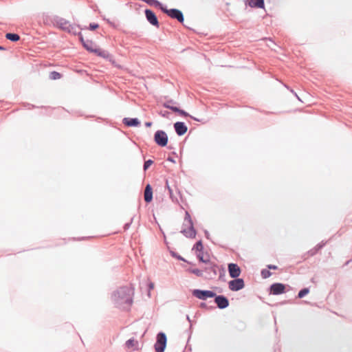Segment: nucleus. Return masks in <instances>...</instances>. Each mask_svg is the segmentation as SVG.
Masks as SVG:
<instances>
[{"instance_id": "f257e3e1", "label": "nucleus", "mask_w": 352, "mask_h": 352, "mask_svg": "<svg viewBox=\"0 0 352 352\" xmlns=\"http://www.w3.org/2000/svg\"><path fill=\"white\" fill-rule=\"evenodd\" d=\"M133 289L131 287H121L118 289L113 294V299L116 303L120 305L132 304V296Z\"/></svg>"}, {"instance_id": "f03ea898", "label": "nucleus", "mask_w": 352, "mask_h": 352, "mask_svg": "<svg viewBox=\"0 0 352 352\" xmlns=\"http://www.w3.org/2000/svg\"><path fill=\"white\" fill-rule=\"evenodd\" d=\"M79 36H80V40L83 45V47L87 51H89L91 53H94L95 54H96L98 56H100V57H102L104 58H108V56H109L108 54L105 51H103L100 48H99L96 45V43L94 42H93L92 41H89V40L85 41V39L83 38L82 36L80 34Z\"/></svg>"}, {"instance_id": "7ed1b4c3", "label": "nucleus", "mask_w": 352, "mask_h": 352, "mask_svg": "<svg viewBox=\"0 0 352 352\" xmlns=\"http://www.w3.org/2000/svg\"><path fill=\"white\" fill-rule=\"evenodd\" d=\"M185 221H186L188 228L187 229H184L182 231V233L187 237L195 238L196 236V232L193 228L190 214L188 212L186 213Z\"/></svg>"}, {"instance_id": "20e7f679", "label": "nucleus", "mask_w": 352, "mask_h": 352, "mask_svg": "<svg viewBox=\"0 0 352 352\" xmlns=\"http://www.w3.org/2000/svg\"><path fill=\"white\" fill-rule=\"evenodd\" d=\"M166 345V336L164 333H160L157 336V342L155 344L156 352H164Z\"/></svg>"}, {"instance_id": "39448f33", "label": "nucleus", "mask_w": 352, "mask_h": 352, "mask_svg": "<svg viewBox=\"0 0 352 352\" xmlns=\"http://www.w3.org/2000/svg\"><path fill=\"white\" fill-rule=\"evenodd\" d=\"M155 143L160 146H166L168 143V136L163 131H157L154 135Z\"/></svg>"}, {"instance_id": "423d86ee", "label": "nucleus", "mask_w": 352, "mask_h": 352, "mask_svg": "<svg viewBox=\"0 0 352 352\" xmlns=\"http://www.w3.org/2000/svg\"><path fill=\"white\" fill-rule=\"evenodd\" d=\"M194 296L201 300H206L208 298H213L216 296L215 293L208 290L195 289L192 292Z\"/></svg>"}, {"instance_id": "0eeeda50", "label": "nucleus", "mask_w": 352, "mask_h": 352, "mask_svg": "<svg viewBox=\"0 0 352 352\" xmlns=\"http://www.w3.org/2000/svg\"><path fill=\"white\" fill-rule=\"evenodd\" d=\"M244 287V281L241 278H236L229 282V289L232 291H238Z\"/></svg>"}, {"instance_id": "6e6552de", "label": "nucleus", "mask_w": 352, "mask_h": 352, "mask_svg": "<svg viewBox=\"0 0 352 352\" xmlns=\"http://www.w3.org/2000/svg\"><path fill=\"white\" fill-rule=\"evenodd\" d=\"M164 11L171 18L177 19L181 23L184 21V16L180 10L177 9H170L164 10Z\"/></svg>"}, {"instance_id": "1a4fd4ad", "label": "nucleus", "mask_w": 352, "mask_h": 352, "mask_svg": "<svg viewBox=\"0 0 352 352\" xmlns=\"http://www.w3.org/2000/svg\"><path fill=\"white\" fill-rule=\"evenodd\" d=\"M228 272L232 278H237L241 274L240 267L234 263H230L228 265Z\"/></svg>"}, {"instance_id": "9d476101", "label": "nucleus", "mask_w": 352, "mask_h": 352, "mask_svg": "<svg viewBox=\"0 0 352 352\" xmlns=\"http://www.w3.org/2000/svg\"><path fill=\"white\" fill-rule=\"evenodd\" d=\"M166 187L169 191L170 196L172 199H173L177 195H181V192L178 188L177 184L174 183L172 185H170L169 182L166 181Z\"/></svg>"}, {"instance_id": "9b49d317", "label": "nucleus", "mask_w": 352, "mask_h": 352, "mask_svg": "<svg viewBox=\"0 0 352 352\" xmlns=\"http://www.w3.org/2000/svg\"><path fill=\"white\" fill-rule=\"evenodd\" d=\"M145 14L147 20L150 22V23L156 27H159V23L157 16L152 10H146Z\"/></svg>"}, {"instance_id": "f8f14e48", "label": "nucleus", "mask_w": 352, "mask_h": 352, "mask_svg": "<svg viewBox=\"0 0 352 352\" xmlns=\"http://www.w3.org/2000/svg\"><path fill=\"white\" fill-rule=\"evenodd\" d=\"M285 286L282 283H274L270 287V292L274 295L280 294L285 292Z\"/></svg>"}, {"instance_id": "ddd939ff", "label": "nucleus", "mask_w": 352, "mask_h": 352, "mask_svg": "<svg viewBox=\"0 0 352 352\" xmlns=\"http://www.w3.org/2000/svg\"><path fill=\"white\" fill-rule=\"evenodd\" d=\"M214 301L220 309H224L229 305L228 300L223 296H216Z\"/></svg>"}, {"instance_id": "4468645a", "label": "nucleus", "mask_w": 352, "mask_h": 352, "mask_svg": "<svg viewBox=\"0 0 352 352\" xmlns=\"http://www.w3.org/2000/svg\"><path fill=\"white\" fill-rule=\"evenodd\" d=\"M174 127L176 133L179 135H182L185 134L188 129L187 126L184 124V123L182 122H177L175 123Z\"/></svg>"}, {"instance_id": "2eb2a0df", "label": "nucleus", "mask_w": 352, "mask_h": 352, "mask_svg": "<svg viewBox=\"0 0 352 352\" xmlns=\"http://www.w3.org/2000/svg\"><path fill=\"white\" fill-rule=\"evenodd\" d=\"M57 24L60 28L69 32H72L73 29L72 25L67 21L63 19H59L57 21Z\"/></svg>"}, {"instance_id": "dca6fc26", "label": "nucleus", "mask_w": 352, "mask_h": 352, "mask_svg": "<svg viewBox=\"0 0 352 352\" xmlns=\"http://www.w3.org/2000/svg\"><path fill=\"white\" fill-rule=\"evenodd\" d=\"M144 198L146 203L151 202L153 199V190L150 184H147L146 186L144 192Z\"/></svg>"}, {"instance_id": "f3484780", "label": "nucleus", "mask_w": 352, "mask_h": 352, "mask_svg": "<svg viewBox=\"0 0 352 352\" xmlns=\"http://www.w3.org/2000/svg\"><path fill=\"white\" fill-rule=\"evenodd\" d=\"M247 3L251 8H264V0H247Z\"/></svg>"}, {"instance_id": "a211bd4d", "label": "nucleus", "mask_w": 352, "mask_h": 352, "mask_svg": "<svg viewBox=\"0 0 352 352\" xmlns=\"http://www.w3.org/2000/svg\"><path fill=\"white\" fill-rule=\"evenodd\" d=\"M123 123L128 126H137L140 124L137 118H125L123 119Z\"/></svg>"}, {"instance_id": "6ab92c4d", "label": "nucleus", "mask_w": 352, "mask_h": 352, "mask_svg": "<svg viewBox=\"0 0 352 352\" xmlns=\"http://www.w3.org/2000/svg\"><path fill=\"white\" fill-rule=\"evenodd\" d=\"M164 107L167 108V109H171L172 111H175V112H177L179 115L181 116H188V114L185 112L184 111L182 110V109H179V108L176 107H173V106H170L168 102H166L164 104Z\"/></svg>"}, {"instance_id": "aec40b11", "label": "nucleus", "mask_w": 352, "mask_h": 352, "mask_svg": "<svg viewBox=\"0 0 352 352\" xmlns=\"http://www.w3.org/2000/svg\"><path fill=\"white\" fill-rule=\"evenodd\" d=\"M6 38L12 41H17L20 38L18 34L12 33H7L6 34Z\"/></svg>"}, {"instance_id": "412c9836", "label": "nucleus", "mask_w": 352, "mask_h": 352, "mask_svg": "<svg viewBox=\"0 0 352 352\" xmlns=\"http://www.w3.org/2000/svg\"><path fill=\"white\" fill-rule=\"evenodd\" d=\"M138 342L135 340L134 339H129L126 342V346L128 349H134L137 346Z\"/></svg>"}, {"instance_id": "4be33fe9", "label": "nucleus", "mask_w": 352, "mask_h": 352, "mask_svg": "<svg viewBox=\"0 0 352 352\" xmlns=\"http://www.w3.org/2000/svg\"><path fill=\"white\" fill-rule=\"evenodd\" d=\"M204 247L201 241H199L195 243V245L193 247L194 250H195L196 253L197 252H201L203 251Z\"/></svg>"}, {"instance_id": "5701e85b", "label": "nucleus", "mask_w": 352, "mask_h": 352, "mask_svg": "<svg viewBox=\"0 0 352 352\" xmlns=\"http://www.w3.org/2000/svg\"><path fill=\"white\" fill-rule=\"evenodd\" d=\"M62 75L57 72L54 71L50 73V78L51 80H58L60 79Z\"/></svg>"}, {"instance_id": "b1692460", "label": "nucleus", "mask_w": 352, "mask_h": 352, "mask_svg": "<svg viewBox=\"0 0 352 352\" xmlns=\"http://www.w3.org/2000/svg\"><path fill=\"white\" fill-rule=\"evenodd\" d=\"M189 272L190 273L195 274L197 276H202L203 275L202 271L198 269H190L189 270Z\"/></svg>"}, {"instance_id": "393cba45", "label": "nucleus", "mask_w": 352, "mask_h": 352, "mask_svg": "<svg viewBox=\"0 0 352 352\" xmlns=\"http://www.w3.org/2000/svg\"><path fill=\"white\" fill-rule=\"evenodd\" d=\"M261 275L263 278H267L272 275V273L267 270H263L261 272Z\"/></svg>"}, {"instance_id": "a878e982", "label": "nucleus", "mask_w": 352, "mask_h": 352, "mask_svg": "<svg viewBox=\"0 0 352 352\" xmlns=\"http://www.w3.org/2000/svg\"><path fill=\"white\" fill-rule=\"evenodd\" d=\"M307 294H308V289L305 288V289H302L301 291H300V292L298 293V297L302 298L305 296H306Z\"/></svg>"}, {"instance_id": "bb28decb", "label": "nucleus", "mask_w": 352, "mask_h": 352, "mask_svg": "<svg viewBox=\"0 0 352 352\" xmlns=\"http://www.w3.org/2000/svg\"><path fill=\"white\" fill-rule=\"evenodd\" d=\"M153 162L151 160H148L146 161L144 164V169L145 170L146 169H148L150 167V166H151L153 164Z\"/></svg>"}, {"instance_id": "cd10ccee", "label": "nucleus", "mask_w": 352, "mask_h": 352, "mask_svg": "<svg viewBox=\"0 0 352 352\" xmlns=\"http://www.w3.org/2000/svg\"><path fill=\"white\" fill-rule=\"evenodd\" d=\"M99 25L97 23H90L89 29L91 30H95L98 28Z\"/></svg>"}, {"instance_id": "c85d7f7f", "label": "nucleus", "mask_w": 352, "mask_h": 352, "mask_svg": "<svg viewBox=\"0 0 352 352\" xmlns=\"http://www.w3.org/2000/svg\"><path fill=\"white\" fill-rule=\"evenodd\" d=\"M199 259L200 261L203 262V263H209V259L207 258H205L204 256H200L199 258H198Z\"/></svg>"}, {"instance_id": "c756f323", "label": "nucleus", "mask_w": 352, "mask_h": 352, "mask_svg": "<svg viewBox=\"0 0 352 352\" xmlns=\"http://www.w3.org/2000/svg\"><path fill=\"white\" fill-rule=\"evenodd\" d=\"M267 267H268V269H270V270H276L277 269V266L273 265H268Z\"/></svg>"}, {"instance_id": "7c9ffc66", "label": "nucleus", "mask_w": 352, "mask_h": 352, "mask_svg": "<svg viewBox=\"0 0 352 352\" xmlns=\"http://www.w3.org/2000/svg\"><path fill=\"white\" fill-rule=\"evenodd\" d=\"M196 254L198 258H199L200 256H204L203 251L201 252H197V253H196Z\"/></svg>"}, {"instance_id": "2f4dec72", "label": "nucleus", "mask_w": 352, "mask_h": 352, "mask_svg": "<svg viewBox=\"0 0 352 352\" xmlns=\"http://www.w3.org/2000/svg\"><path fill=\"white\" fill-rule=\"evenodd\" d=\"M142 1L146 3H151L152 1H153V0H142Z\"/></svg>"}, {"instance_id": "473e14b6", "label": "nucleus", "mask_w": 352, "mask_h": 352, "mask_svg": "<svg viewBox=\"0 0 352 352\" xmlns=\"http://www.w3.org/2000/svg\"><path fill=\"white\" fill-rule=\"evenodd\" d=\"M151 124H152V123H151V122H146V123H145V125H146V126H151Z\"/></svg>"}, {"instance_id": "72a5a7b5", "label": "nucleus", "mask_w": 352, "mask_h": 352, "mask_svg": "<svg viewBox=\"0 0 352 352\" xmlns=\"http://www.w3.org/2000/svg\"><path fill=\"white\" fill-rule=\"evenodd\" d=\"M150 287H151V288H153V284H151V285H150Z\"/></svg>"}, {"instance_id": "f704fd0d", "label": "nucleus", "mask_w": 352, "mask_h": 352, "mask_svg": "<svg viewBox=\"0 0 352 352\" xmlns=\"http://www.w3.org/2000/svg\"><path fill=\"white\" fill-rule=\"evenodd\" d=\"M0 50H4V48L1 46H0Z\"/></svg>"}]
</instances>
